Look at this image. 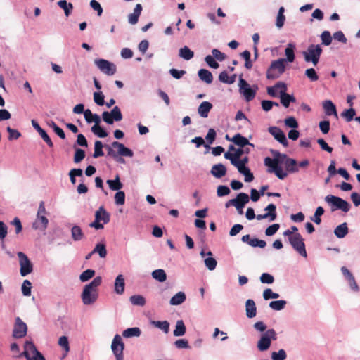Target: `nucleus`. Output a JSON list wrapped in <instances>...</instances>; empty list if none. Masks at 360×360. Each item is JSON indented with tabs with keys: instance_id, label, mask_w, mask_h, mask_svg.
<instances>
[{
	"instance_id": "nucleus-1",
	"label": "nucleus",
	"mask_w": 360,
	"mask_h": 360,
	"mask_svg": "<svg viewBox=\"0 0 360 360\" xmlns=\"http://www.w3.org/2000/svg\"><path fill=\"white\" fill-rule=\"evenodd\" d=\"M102 278L96 276L89 284L86 285L82 293V299L84 304H93L98 298L97 288L101 284Z\"/></svg>"
},
{
	"instance_id": "nucleus-2",
	"label": "nucleus",
	"mask_w": 360,
	"mask_h": 360,
	"mask_svg": "<svg viewBox=\"0 0 360 360\" xmlns=\"http://www.w3.org/2000/svg\"><path fill=\"white\" fill-rule=\"evenodd\" d=\"M274 89H279L281 103L285 108H288L290 102H295V98L292 95L286 93L287 86L283 82H277L274 86L267 88V93L272 97H276Z\"/></svg>"
},
{
	"instance_id": "nucleus-3",
	"label": "nucleus",
	"mask_w": 360,
	"mask_h": 360,
	"mask_svg": "<svg viewBox=\"0 0 360 360\" xmlns=\"http://www.w3.org/2000/svg\"><path fill=\"white\" fill-rule=\"evenodd\" d=\"M286 60L279 58L273 60L266 71V78L268 79H276L281 77L285 71Z\"/></svg>"
},
{
	"instance_id": "nucleus-4",
	"label": "nucleus",
	"mask_w": 360,
	"mask_h": 360,
	"mask_svg": "<svg viewBox=\"0 0 360 360\" xmlns=\"http://www.w3.org/2000/svg\"><path fill=\"white\" fill-rule=\"evenodd\" d=\"M47 214L44 202L41 201L37 211V218L34 222L32 224V228L34 229L45 230L47 228L49 224V219L46 217Z\"/></svg>"
},
{
	"instance_id": "nucleus-5",
	"label": "nucleus",
	"mask_w": 360,
	"mask_h": 360,
	"mask_svg": "<svg viewBox=\"0 0 360 360\" xmlns=\"http://www.w3.org/2000/svg\"><path fill=\"white\" fill-rule=\"evenodd\" d=\"M322 51L320 45L311 44L308 46L307 51L302 52V55L307 63L311 62L314 65H316Z\"/></svg>"
},
{
	"instance_id": "nucleus-6",
	"label": "nucleus",
	"mask_w": 360,
	"mask_h": 360,
	"mask_svg": "<svg viewBox=\"0 0 360 360\" xmlns=\"http://www.w3.org/2000/svg\"><path fill=\"white\" fill-rule=\"evenodd\" d=\"M107 224L110 221V214L105 210L103 206H101L95 213V220L89 224L90 227L96 229H103V225L101 224Z\"/></svg>"
},
{
	"instance_id": "nucleus-7",
	"label": "nucleus",
	"mask_w": 360,
	"mask_h": 360,
	"mask_svg": "<svg viewBox=\"0 0 360 360\" xmlns=\"http://www.w3.org/2000/svg\"><path fill=\"white\" fill-rule=\"evenodd\" d=\"M276 339L277 336L276 331L274 329L267 330L262 335L257 342L258 349L261 352L267 350L271 346V340H276Z\"/></svg>"
},
{
	"instance_id": "nucleus-8",
	"label": "nucleus",
	"mask_w": 360,
	"mask_h": 360,
	"mask_svg": "<svg viewBox=\"0 0 360 360\" xmlns=\"http://www.w3.org/2000/svg\"><path fill=\"white\" fill-rule=\"evenodd\" d=\"M288 240L294 250H296L301 256L305 258L307 257L304 238L300 233H297L292 236L289 237Z\"/></svg>"
},
{
	"instance_id": "nucleus-9",
	"label": "nucleus",
	"mask_w": 360,
	"mask_h": 360,
	"mask_svg": "<svg viewBox=\"0 0 360 360\" xmlns=\"http://www.w3.org/2000/svg\"><path fill=\"white\" fill-rule=\"evenodd\" d=\"M23 355L27 360H46L32 342H26Z\"/></svg>"
},
{
	"instance_id": "nucleus-10",
	"label": "nucleus",
	"mask_w": 360,
	"mask_h": 360,
	"mask_svg": "<svg viewBox=\"0 0 360 360\" xmlns=\"http://www.w3.org/2000/svg\"><path fill=\"white\" fill-rule=\"evenodd\" d=\"M325 200L327 202L331 203L333 206H335V208H333L332 210L340 209L345 212H347L351 207L347 201L342 199L340 197H337L332 195H327L325 198Z\"/></svg>"
},
{
	"instance_id": "nucleus-11",
	"label": "nucleus",
	"mask_w": 360,
	"mask_h": 360,
	"mask_svg": "<svg viewBox=\"0 0 360 360\" xmlns=\"http://www.w3.org/2000/svg\"><path fill=\"white\" fill-rule=\"evenodd\" d=\"M19 264L20 266V272L22 276H25L33 271V265L27 256L22 252H18Z\"/></svg>"
},
{
	"instance_id": "nucleus-12",
	"label": "nucleus",
	"mask_w": 360,
	"mask_h": 360,
	"mask_svg": "<svg viewBox=\"0 0 360 360\" xmlns=\"http://www.w3.org/2000/svg\"><path fill=\"white\" fill-rule=\"evenodd\" d=\"M95 63L99 70L108 75H113L117 71L116 65L105 59L95 60Z\"/></svg>"
},
{
	"instance_id": "nucleus-13",
	"label": "nucleus",
	"mask_w": 360,
	"mask_h": 360,
	"mask_svg": "<svg viewBox=\"0 0 360 360\" xmlns=\"http://www.w3.org/2000/svg\"><path fill=\"white\" fill-rule=\"evenodd\" d=\"M111 348L116 357V360H124V343L120 335H115L112 342Z\"/></svg>"
},
{
	"instance_id": "nucleus-14",
	"label": "nucleus",
	"mask_w": 360,
	"mask_h": 360,
	"mask_svg": "<svg viewBox=\"0 0 360 360\" xmlns=\"http://www.w3.org/2000/svg\"><path fill=\"white\" fill-rule=\"evenodd\" d=\"M240 91L243 94L247 101H252L256 94V90L257 86H255V89L250 88L249 84L243 78H240L239 80Z\"/></svg>"
},
{
	"instance_id": "nucleus-15",
	"label": "nucleus",
	"mask_w": 360,
	"mask_h": 360,
	"mask_svg": "<svg viewBox=\"0 0 360 360\" xmlns=\"http://www.w3.org/2000/svg\"><path fill=\"white\" fill-rule=\"evenodd\" d=\"M27 325L21 320L20 317L15 319L13 335L15 338H22L27 334Z\"/></svg>"
},
{
	"instance_id": "nucleus-16",
	"label": "nucleus",
	"mask_w": 360,
	"mask_h": 360,
	"mask_svg": "<svg viewBox=\"0 0 360 360\" xmlns=\"http://www.w3.org/2000/svg\"><path fill=\"white\" fill-rule=\"evenodd\" d=\"M269 132L274 137L276 140H277L279 143H281L284 146H287L288 142L285 137L283 131L277 127H270L269 128Z\"/></svg>"
},
{
	"instance_id": "nucleus-17",
	"label": "nucleus",
	"mask_w": 360,
	"mask_h": 360,
	"mask_svg": "<svg viewBox=\"0 0 360 360\" xmlns=\"http://www.w3.org/2000/svg\"><path fill=\"white\" fill-rule=\"evenodd\" d=\"M276 209V207L274 204H269L264 209V210L268 212L264 214H257L255 217L257 220H262L269 218L270 221H274L276 219L277 216Z\"/></svg>"
},
{
	"instance_id": "nucleus-18",
	"label": "nucleus",
	"mask_w": 360,
	"mask_h": 360,
	"mask_svg": "<svg viewBox=\"0 0 360 360\" xmlns=\"http://www.w3.org/2000/svg\"><path fill=\"white\" fill-rule=\"evenodd\" d=\"M112 146L114 148H117L118 150V155L122 157H133V151L127 148L123 143L118 141H114L112 143Z\"/></svg>"
},
{
	"instance_id": "nucleus-19",
	"label": "nucleus",
	"mask_w": 360,
	"mask_h": 360,
	"mask_svg": "<svg viewBox=\"0 0 360 360\" xmlns=\"http://www.w3.org/2000/svg\"><path fill=\"white\" fill-rule=\"evenodd\" d=\"M32 124L33 127L39 134V135L41 136L42 139L47 143V145L49 147H53V143L51 139H50V137L49 136V135L47 134V133L45 131V130H44L39 126V124L35 120H32Z\"/></svg>"
},
{
	"instance_id": "nucleus-20",
	"label": "nucleus",
	"mask_w": 360,
	"mask_h": 360,
	"mask_svg": "<svg viewBox=\"0 0 360 360\" xmlns=\"http://www.w3.org/2000/svg\"><path fill=\"white\" fill-rule=\"evenodd\" d=\"M230 141L233 142L236 146L244 148L245 146L248 145L252 147H254V145L248 141V139L244 136H243L240 134H235L231 139Z\"/></svg>"
},
{
	"instance_id": "nucleus-21",
	"label": "nucleus",
	"mask_w": 360,
	"mask_h": 360,
	"mask_svg": "<svg viewBox=\"0 0 360 360\" xmlns=\"http://www.w3.org/2000/svg\"><path fill=\"white\" fill-rule=\"evenodd\" d=\"M211 174L216 178L220 179L226 175V167L221 164H216L214 165L211 169Z\"/></svg>"
},
{
	"instance_id": "nucleus-22",
	"label": "nucleus",
	"mask_w": 360,
	"mask_h": 360,
	"mask_svg": "<svg viewBox=\"0 0 360 360\" xmlns=\"http://www.w3.org/2000/svg\"><path fill=\"white\" fill-rule=\"evenodd\" d=\"M246 316L248 318H253L257 314V307L253 300L249 299L245 302Z\"/></svg>"
},
{
	"instance_id": "nucleus-23",
	"label": "nucleus",
	"mask_w": 360,
	"mask_h": 360,
	"mask_svg": "<svg viewBox=\"0 0 360 360\" xmlns=\"http://www.w3.org/2000/svg\"><path fill=\"white\" fill-rule=\"evenodd\" d=\"M125 287L124 278L123 275L120 274L117 276L115 281V292L118 295L124 293Z\"/></svg>"
},
{
	"instance_id": "nucleus-24",
	"label": "nucleus",
	"mask_w": 360,
	"mask_h": 360,
	"mask_svg": "<svg viewBox=\"0 0 360 360\" xmlns=\"http://www.w3.org/2000/svg\"><path fill=\"white\" fill-rule=\"evenodd\" d=\"M141 11L142 6L140 4H137L134 9L133 13L129 14L128 16L129 22L131 25L136 24Z\"/></svg>"
},
{
	"instance_id": "nucleus-25",
	"label": "nucleus",
	"mask_w": 360,
	"mask_h": 360,
	"mask_svg": "<svg viewBox=\"0 0 360 360\" xmlns=\"http://www.w3.org/2000/svg\"><path fill=\"white\" fill-rule=\"evenodd\" d=\"M212 108V104L208 101H203L198 107V114L204 118L207 117L209 112Z\"/></svg>"
},
{
	"instance_id": "nucleus-26",
	"label": "nucleus",
	"mask_w": 360,
	"mask_h": 360,
	"mask_svg": "<svg viewBox=\"0 0 360 360\" xmlns=\"http://www.w3.org/2000/svg\"><path fill=\"white\" fill-rule=\"evenodd\" d=\"M323 108L324 109L325 113L330 116L332 115L338 117V113L336 110V107L333 104V103L330 100H326L323 102Z\"/></svg>"
},
{
	"instance_id": "nucleus-27",
	"label": "nucleus",
	"mask_w": 360,
	"mask_h": 360,
	"mask_svg": "<svg viewBox=\"0 0 360 360\" xmlns=\"http://www.w3.org/2000/svg\"><path fill=\"white\" fill-rule=\"evenodd\" d=\"M285 160L284 162V165L285 166V169L288 172L290 173H295L298 172L299 169L297 167V162L295 160L288 158L286 155V158H285Z\"/></svg>"
},
{
	"instance_id": "nucleus-28",
	"label": "nucleus",
	"mask_w": 360,
	"mask_h": 360,
	"mask_svg": "<svg viewBox=\"0 0 360 360\" xmlns=\"http://www.w3.org/2000/svg\"><path fill=\"white\" fill-rule=\"evenodd\" d=\"M249 195L245 193H240L237 195L236 198L232 199V202H234L238 207H244L246 203L249 202Z\"/></svg>"
},
{
	"instance_id": "nucleus-29",
	"label": "nucleus",
	"mask_w": 360,
	"mask_h": 360,
	"mask_svg": "<svg viewBox=\"0 0 360 360\" xmlns=\"http://www.w3.org/2000/svg\"><path fill=\"white\" fill-rule=\"evenodd\" d=\"M71 236L73 240L79 241L84 238V233L80 226L74 225L71 229Z\"/></svg>"
},
{
	"instance_id": "nucleus-30",
	"label": "nucleus",
	"mask_w": 360,
	"mask_h": 360,
	"mask_svg": "<svg viewBox=\"0 0 360 360\" xmlns=\"http://www.w3.org/2000/svg\"><path fill=\"white\" fill-rule=\"evenodd\" d=\"M186 328L183 320H178L176 323L175 329L173 334L176 337L183 336L185 335Z\"/></svg>"
},
{
	"instance_id": "nucleus-31",
	"label": "nucleus",
	"mask_w": 360,
	"mask_h": 360,
	"mask_svg": "<svg viewBox=\"0 0 360 360\" xmlns=\"http://www.w3.org/2000/svg\"><path fill=\"white\" fill-rule=\"evenodd\" d=\"M58 6L64 11V13L66 17H68L73 9V4L72 3H68L66 0H60L57 3Z\"/></svg>"
},
{
	"instance_id": "nucleus-32",
	"label": "nucleus",
	"mask_w": 360,
	"mask_h": 360,
	"mask_svg": "<svg viewBox=\"0 0 360 360\" xmlns=\"http://www.w3.org/2000/svg\"><path fill=\"white\" fill-rule=\"evenodd\" d=\"M295 46L293 44H288L285 49V54L286 56V62L292 63L295 60Z\"/></svg>"
},
{
	"instance_id": "nucleus-33",
	"label": "nucleus",
	"mask_w": 360,
	"mask_h": 360,
	"mask_svg": "<svg viewBox=\"0 0 360 360\" xmlns=\"http://www.w3.org/2000/svg\"><path fill=\"white\" fill-rule=\"evenodd\" d=\"M335 235L339 238H342L348 233V227L346 222H344L338 226L334 231Z\"/></svg>"
},
{
	"instance_id": "nucleus-34",
	"label": "nucleus",
	"mask_w": 360,
	"mask_h": 360,
	"mask_svg": "<svg viewBox=\"0 0 360 360\" xmlns=\"http://www.w3.org/2000/svg\"><path fill=\"white\" fill-rule=\"evenodd\" d=\"M198 77L202 81L206 82L207 84L212 83L213 80V76L212 73L206 69H200L198 71Z\"/></svg>"
},
{
	"instance_id": "nucleus-35",
	"label": "nucleus",
	"mask_w": 360,
	"mask_h": 360,
	"mask_svg": "<svg viewBox=\"0 0 360 360\" xmlns=\"http://www.w3.org/2000/svg\"><path fill=\"white\" fill-rule=\"evenodd\" d=\"M179 56L184 60H189L193 58L194 53L188 46H185L179 49Z\"/></svg>"
},
{
	"instance_id": "nucleus-36",
	"label": "nucleus",
	"mask_w": 360,
	"mask_h": 360,
	"mask_svg": "<svg viewBox=\"0 0 360 360\" xmlns=\"http://www.w3.org/2000/svg\"><path fill=\"white\" fill-rule=\"evenodd\" d=\"M151 324L166 334L169 331V323L167 321H152Z\"/></svg>"
},
{
	"instance_id": "nucleus-37",
	"label": "nucleus",
	"mask_w": 360,
	"mask_h": 360,
	"mask_svg": "<svg viewBox=\"0 0 360 360\" xmlns=\"http://www.w3.org/2000/svg\"><path fill=\"white\" fill-rule=\"evenodd\" d=\"M264 163L266 166L270 167L271 169H269V172H272L279 164L282 163L281 160H278V158H271L267 157L264 159Z\"/></svg>"
},
{
	"instance_id": "nucleus-38",
	"label": "nucleus",
	"mask_w": 360,
	"mask_h": 360,
	"mask_svg": "<svg viewBox=\"0 0 360 360\" xmlns=\"http://www.w3.org/2000/svg\"><path fill=\"white\" fill-rule=\"evenodd\" d=\"M185 300V293L183 292H179L171 298L169 303L171 305H179L182 304Z\"/></svg>"
},
{
	"instance_id": "nucleus-39",
	"label": "nucleus",
	"mask_w": 360,
	"mask_h": 360,
	"mask_svg": "<svg viewBox=\"0 0 360 360\" xmlns=\"http://www.w3.org/2000/svg\"><path fill=\"white\" fill-rule=\"evenodd\" d=\"M107 184L110 188L112 191H120L122 187L123 184L120 182V177L118 175L116 176L113 180H108Z\"/></svg>"
},
{
	"instance_id": "nucleus-40",
	"label": "nucleus",
	"mask_w": 360,
	"mask_h": 360,
	"mask_svg": "<svg viewBox=\"0 0 360 360\" xmlns=\"http://www.w3.org/2000/svg\"><path fill=\"white\" fill-rule=\"evenodd\" d=\"M140 335L141 330L137 327L127 328L122 333L124 338L139 337Z\"/></svg>"
},
{
	"instance_id": "nucleus-41",
	"label": "nucleus",
	"mask_w": 360,
	"mask_h": 360,
	"mask_svg": "<svg viewBox=\"0 0 360 360\" xmlns=\"http://www.w3.org/2000/svg\"><path fill=\"white\" fill-rule=\"evenodd\" d=\"M152 276L159 282H164L167 279V274L163 269H156L152 272Z\"/></svg>"
},
{
	"instance_id": "nucleus-42",
	"label": "nucleus",
	"mask_w": 360,
	"mask_h": 360,
	"mask_svg": "<svg viewBox=\"0 0 360 360\" xmlns=\"http://www.w3.org/2000/svg\"><path fill=\"white\" fill-rule=\"evenodd\" d=\"M285 8L281 6L279 10L276 18V25L278 28H281L285 22V16L284 15Z\"/></svg>"
},
{
	"instance_id": "nucleus-43",
	"label": "nucleus",
	"mask_w": 360,
	"mask_h": 360,
	"mask_svg": "<svg viewBox=\"0 0 360 360\" xmlns=\"http://www.w3.org/2000/svg\"><path fill=\"white\" fill-rule=\"evenodd\" d=\"M103 145L101 141H96L94 143V153L93 157L97 158L104 155L103 151Z\"/></svg>"
},
{
	"instance_id": "nucleus-44",
	"label": "nucleus",
	"mask_w": 360,
	"mask_h": 360,
	"mask_svg": "<svg viewBox=\"0 0 360 360\" xmlns=\"http://www.w3.org/2000/svg\"><path fill=\"white\" fill-rule=\"evenodd\" d=\"M91 131L100 138H105L108 136V133L99 124H94L91 127Z\"/></svg>"
},
{
	"instance_id": "nucleus-45",
	"label": "nucleus",
	"mask_w": 360,
	"mask_h": 360,
	"mask_svg": "<svg viewBox=\"0 0 360 360\" xmlns=\"http://www.w3.org/2000/svg\"><path fill=\"white\" fill-rule=\"evenodd\" d=\"M93 252L98 253L101 258H104L107 255V250L105 244L98 243L93 250Z\"/></svg>"
},
{
	"instance_id": "nucleus-46",
	"label": "nucleus",
	"mask_w": 360,
	"mask_h": 360,
	"mask_svg": "<svg viewBox=\"0 0 360 360\" xmlns=\"http://www.w3.org/2000/svg\"><path fill=\"white\" fill-rule=\"evenodd\" d=\"M130 302L136 306H144L146 304L145 298L140 295H135L130 297Z\"/></svg>"
},
{
	"instance_id": "nucleus-47",
	"label": "nucleus",
	"mask_w": 360,
	"mask_h": 360,
	"mask_svg": "<svg viewBox=\"0 0 360 360\" xmlns=\"http://www.w3.org/2000/svg\"><path fill=\"white\" fill-rule=\"evenodd\" d=\"M286 305V301L285 300H276L271 301L269 303V307L276 311H280L285 308Z\"/></svg>"
},
{
	"instance_id": "nucleus-48",
	"label": "nucleus",
	"mask_w": 360,
	"mask_h": 360,
	"mask_svg": "<svg viewBox=\"0 0 360 360\" xmlns=\"http://www.w3.org/2000/svg\"><path fill=\"white\" fill-rule=\"evenodd\" d=\"M324 213V209L319 206L316 208L314 216L311 218V220L313 221L316 224H320L321 222V216Z\"/></svg>"
},
{
	"instance_id": "nucleus-49",
	"label": "nucleus",
	"mask_w": 360,
	"mask_h": 360,
	"mask_svg": "<svg viewBox=\"0 0 360 360\" xmlns=\"http://www.w3.org/2000/svg\"><path fill=\"white\" fill-rule=\"evenodd\" d=\"M95 275V271L93 269H86L83 271L80 276L79 279L82 282H86L91 279Z\"/></svg>"
},
{
	"instance_id": "nucleus-50",
	"label": "nucleus",
	"mask_w": 360,
	"mask_h": 360,
	"mask_svg": "<svg viewBox=\"0 0 360 360\" xmlns=\"http://www.w3.org/2000/svg\"><path fill=\"white\" fill-rule=\"evenodd\" d=\"M287 357L285 351L283 349H281L278 352H273L271 353L272 360H285Z\"/></svg>"
},
{
	"instance_id": "nucleus-51",
	"label": "nucleus",
	"mask_w": 360,
	"mask_h": 360,
	"mask_svg": "<svg viewBox=\"0 0 360 360\" xmlns=\"http://www.w3.org/2000/svg\"><path fill=\"white\" fill-rule=\"evenodd\" d=\"M356 115V111L354 108H350L348 110H345L341 113V115L345 118L347 122H350L353 120L354 115Z\"/></svg>"
},
{
	"instance_id": "nucleus-52",
	"label": "nucleus",
	"mask_w": 360,
	"mask_h": 360,
	"mask_svg": "<svg viewBox=\"0 0 360 360\" xmlns=\"http://www.w3.org/2000/svg\"><path fill=\"white\" fill-rule=\"evenodd\" d=\"M115 202L117 205H122L125 202V193L124 191H119L115 195Z\"/></svg>"
},
{
	"instance_id": "nucleus-53",
	"label": "nucleus",
	"mask_w": 360,
	"mask_h": 360,
	"mask_svg": "<svg viewBox=\"0 0 360 360\" xmlns=\"http://www.w3.org/2000/svg\"><path fill=\"white\" fill-rule=\"evenodd\" d=\"M32 283L28 280H25L22 285V292L25 296L31 295Z\"/></svg>"
},
{
	"instance_id": "nucleus-54",
	"label": "nucleus",
	"mask_w": 360,
	"mask_h": 360,
	"mask_svg": "<svg viewBox=\"0 0 360 360\" xmlns=\"http://www.w3.org/2000/svg\"><path fill=\"white\" fill-rule=\"evenodd\" d=\"M110 113L112 116L114 121L118 122L122 120V114L118 106H115Z\"/></svg>"
},
{
	"instance_id": "nucleus-55",
	"label": "nucleus",
	"mask_w": 360,
	"mask_h": 360,
	"mask_svg": "<svg viewBox=\"0 0 360 360\" xmlns=\"http://www.w3.org/2000/svg\"><path fill=\"white\" fill-rule=\"evenodd\" d=\"M305 75L309 79L311 82H316L319 79V76L316 70L312 68L305 70Z\"/></svg>"
},
{
	"instance_id": "nucleus-56",
	"label": "nucleus",
	"mask_w": 360,
	"mask_h": 360,
	"mask_svg": "<svg viewBox=\"0 0 360 360\" xmlns=\"http://www.w3.org/2000/svg\"><path fill=\"white\" fill-rule=\"evenodd\" d=\"M263 297L266 300L269 299H277L279 297V294L274 292L270 288H267L263 292Z\"/></svg>"
},
{
	"instance_id": "nucleus-57",
	"label": "nucleus",
	"mask_w": 360,
	"mask_h": 360,
	"mask_svg": "<svg viewBox=\"0 0 360 360\" xmlns=\"http://www.w3.org/2000/svg\"><path fill=\"white\" fill-rule=\"evenodd\" d=\"M322 44L328 46L332 42V37L329 31H323L321 35Z\"/></svg>"
},
{
	"instance_id": "nucleus-58",
	"label": "nucleus",
	"mask_w": 360,
	"mask_h": 360,
	"mask_svg": "<svg viewBox=\"0 0 360 360\" xmlns=\"http://www.w3.org/2000/svg\"><path fill=\"white\" fill-rule=\"evenodd\" d=\"M94 101L97 105L100 106L103 105L105 104L103 94L101 91L94 92Z\"/></svg>"
},
{
	"instance_id": "nucleus-59",
	"label": "nucleus",
	"mask_w": 360,
	"mask_h": 360,
	"mask_svg": "<svg viewBox=\"0 0 360 360\" xmlns=\"http://www.w3.org/2000/svg\"><path fill=\"white\" fill-rule=\"evenodd\" d=\"M249 245L254 248L259 247L260 248H264L266 247V243L265 240H259L258 238H251Z\"/></svg>"
},
{
	"instance_id": "nucleus-60",
	"label": "nucleus",
	"mask_w": 360,
	"mask_h": 360,
	"mask_svg": "<svg viewBox=\"0 0 360 360\" xmlns=\"http://www.w3.org/2000/svg\"><path fill=\"white\" fill-rule=\"evenodd\" d=\"M85 158V152L81 148H77L75 150L74 155V162L75 163L80 162Z\"/></svg>"
},
{
	"instance_id": "nucleus-61",
	"label": "nucleus",
	"mask_w": 360,
	"mask_h": 360,
	"mask_svg": "<svg viewBox=\"0 0 360 360\" xmlns=\"http://www.w3.org/2000/svg\"><path fill=\"white\" fill-rule=\"evenodd\" d=\"M58 345L68 353L70 351L68 339L66 336H61L58 340Z\"/></svg>"
},
{
	"instance_id": "nucleus-62",
	"label": "nucleus",
	"mask_w": 360,
	"mask_h": 360,
	"mask_svg": "<svg viewBox=\"0 0 360 360\" xmlns=\"http://www.w3.org/2000/svg\"><path fill=\"white\" fill-rule=\"evenodd\" d=\"M205 264L209 270L212 271L216 268L217 262L214 258L207 257L205 259Z\"/></svg>"
},
{
	"instance_id": "nucleus-63",
	"label": "nucleus",
	"mask_w": 360,
	"mask_h": 360,
	"mask_svg": "<svg viewBox=\"0 0 360 360\" xmlns=\"http://www.w3.org/2000/svg\"><path fill=\"white\" fill-rule=\"evenodd\" d=\"M260 281L262 283L271 284L274 281V278L268 273H263L260 276Z\"/></svg>"
},
{
	"instance_id": "nucleus-64",
	"label": "nucleus",
	"mask_w": 360,
	"mask_h": 360,
	"mask_svg": "<svg viewBox=\"0 0 360 360\" xmlns=\"http://www.w3.org/2000/svg\"><path fill=\"white\" fill-rule=\"evenodd\" d=\"M284 122L287 127L292 129H296L299 126L298 122L294 117H288L285 119Z\"/></svg>"
}]
</instances>
